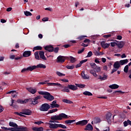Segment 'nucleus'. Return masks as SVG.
Returning a JSON list of instances; mask_svg holds the SVG:
<instances>
[{
    "label": "nucleus",
    "instance_id": "obj_29",
    "mask_svg": "<svg viewBox=\"0 0 131 131\" xmlns=\"http://www.w3.org/2000/svg\"><path fill=\"white\" fill-rule=\"evenodd\" d=\"M42 50V47L41 46H36L33 48V52L34 51H41Z\"/></svg>",
    "mask_w": 131,
    "mask_h": 131
},
{
    "label": "nucleus",
    "instance_id": "obj_4",
    "mask_svg": "<svg viewBox=\"0 0 131 131\" xmlns=\"http://www.w3.org/2000/svg\"><path fill=\"white\" fill-rule=\"evenodd\" d=\"M49 109H51L50 105L47 103L42 104L39 107L40 111L42 112H47V111H49Z\"/></svg>",
    "mask_w": 131,
    "mask_h": 131
},
{
    "label": "nucleus",
    "instance_id": "obj_56",
    "mask_svg": "<svg viewBox=\"0 0 131 131\" xmlns=\"http://www.w3.org/2000/svg\"><path fill=\"white\" fill-rule=\"evenodd\" d=\"M42 21L43 22H47V21H49V17H43L42 19Z\"/></svg>",
    "mask_w": 131,
    "mask_h": 131
},
{
    "label": "nucleus",
    "instance_id": "obj_41",
    "mask_svg": "<svg viewBox=\"0 0 131 131\" xmlns=\"http://www.w3.org/2000/svg\"><path fill=\"white\" fill-rule=\"evenodd\" d=\"M24 14L25 16L28 17V16H32V13L29 11H24Z\"/></svg>",
    "mask_w": 131,
    "mask_h": 131
},
{
    "label": "nucleus",
    "instance_id": "obj_40",
    "mask_svg": "<svg viewBox=\"0 0 131 131\" xmlns=\"http://www.w3.org/2000/svg\"><path fill=\"white\" fill-rule=\"evenodd\" d=\"M101 122V119H100V118H96L95 119H94V123H99Z\"/></svg>",
    "mask_w": 131,
    "mask_h": 131
},
{
    "label": "nucleus",
    "instance_id": "obj_2",
    "mask_svg": "<svg viewBox=\"0 0 131 131\" xmlns=\"http://www.w3.org/2000/svg\"><path fill=\"white\" fill-rule=\"evenodd\" d=\"M41 99V97L40 96H37L35 97V98H29L27 99H25L24 100V104H27V103H30L31 105H37L38 104V100H40Z\"/></svg>",
    "mask_w": 131,
    "mask_h": 131
},
{
    "label": "nucleus",
    "instance_id": "obj_11",
    "mask_svg": "<svg viewBox=\"0 0 131 131\" xmlns=\"http://www.w3.org/2000/svg\"><path fill=\"white\" fill-rule=\"evenodd\" d=\"M16 131H29V128L26 126H18Z\"/></svg>",
    "mask_w": 131,
    "mask_h": 131
},
{
    "label": "nucleus",
    "instance_id": "obj_25",
    "mask_svg": "<svg viewBox=\"0 0 131 131\" xmlns=\"http://www.w3.org/2000/svg\"><path fill=\"white\" fill-rule=\"evenodd\" d=\"M110 89H112V90H116V89H118L119 88V85L117 84H113L109 86Z\"/></svg>",
    "mask_w": 131,
    "mask_h": 131
},
{
    "label": "nucleus",
    "instance_id": "obj_48",
    "mask_svg": "<svg viewBox=\"0 0 131 131\" xmlns=\"http://www.w3.org/2000/svg\"><path fill=\"white\" fill-rule=\"evenodd\" d=\"M59 47H56V48H55L54 49V51L53 52H54V53H55V54H57V53H58L59 52Z\"/></svg>",
    "mask_w": 131,
    "mask_h": 131
},
{
    "label": "nucleus",
    "instance_id": "obj_23",
    "mask_svg": "<svg viewBox=\"0 0 131 131\" xmlns=\"http://www.w3.org/2000/svg\"><path fill=\"white\" fill-rule=\"evenodd\" d=\"M9 126H12V127L16 128V130H17V128H18V126L17 124L14 123V122H10Z\"/></svg>",
    "mask_w": 131,
    "mask_h": 131
},
{
    "label": "nucleus",
    "instance_id": "obj_24",
    "mask_svg": "<svg viewBox=\"0 0 131 131\" xmlns=\"http://www.w3.org/2000/svg\"><path fill=\"white\" fill-rule=\"evenodd\" d=\"M32 129L34 131H43V127H33Z\"/></svg>",
    "mask_w": 131,
    "mask_h": 131
},
{
    "label": "nucleus",
    "instance_id": "obj_52",
    "mask_svg": "<svg viewBox=\"0 0 131 131\" xmlns=\"http://www.w3.org/2000/svg\"><path fill=\"white\" fill-rule=\"evenodd\" d=\"M94 70H96L97 72H100V71H101V68L96 67Z\"/></svg>",
    "mask_w": 131,
    "mask_h": 131
},
{
    "label": "nucleus",
    "instance_id": "obj_50",
    "mask_svg": "<svg viewBox=\"0 0 131 131\" xmlns=\"http://www.w3.org/2000/svg\"><path fill=\"white\" fill-rule=\"evenodd\" d=\"M112 36V34H109L108 35H103V37L104 38H108V37H111Z\"/></svg>",
    "mask_w": 131,
    "mask_h": 131
},
{
    "label": "nucleus",
    "instance_id": "obj_55",
    "mask_svg": "<svg viewBox=\"0 0 131 131\" xmlns=\"http://www.w3.org/2000/svg\"><path fill=\"white\" fill-rule=\"evenodd\" d=\"M17 102L18 104H24V100H22L21 99H18L17 100Z\"/></svg>",
    "mask_w": 131,
    "mask_h": 131
},
{
    "label": "nucleus",
    "instance_id": "obj_19",
    "mask_svg": "<svg viewBox=\"0 0 131 131\" xmlns=\"http://www.w3.org/2000/svg\"><path fill=\"white\" fill-rule=\"evenodd\" d=\"M27 91L29 92L31 94H32V95H34L37 92V90L36 89H33L32 88H29L27 89Z\"/></svg>",
    "mask_w": 131,
    "mask_h": 131
},
{
    "label": "nucleus",
    "instance_id": "obj_42",
    "mask_svg": "<svg viewBox=\"0 0 131 131\" xmlns=\"http://www.w3.org/2000/svg\"><path fill=\"white\" fill-rule=\"evenodd\" d=\"M58 127H60L61 128H67V126L66 125L62 124H58Z\"/></svg>",
    "mask_w": 131,
    "mask_h": 131
},
{
    "label": "nucleus",
    "instance_id": "obj_57",
    "mask_svg": "<svg viewBox=\"0 0 131 131\" xmlns=\"http://www.w3.org/2000/svg\"><path fill=\"white\" fill-rule=\"evenodd\" d=\"M90 73H91V74H93V75H94V76H97V74L95 72V71L91 70L90 71Z\"/></svg>",
    "mask_w": 131,
    "mask_h": 131
},
{
    "label": "nucleus",
    "instance_id": "obj_27",
    "mask_svg": "<svg viewBox=\"0 0 131 131\" xmlns=\"http://www.w3.org/2000/svg\"><path fill=\"white\" fill-rule=\"evenodd\" d=\"M119 62L120 64V66L124 65V64H127V63L128 62V60H127V59L124 60H121Z\"/></svg>",
    "mask_w": 131,
    "mask_h": 131
},
{
    "label": "nucleus",
    "instance_id": "obj_16",
    "mask_svg": "<svg viewBox=\"0 0 131 131\" xmlns=\"http://www.w3.org/2000/svg\"><path fill=\"white\" fill-rule=\"evenodd\" d=\"M30 56H31V51H26L23 54V57H30Z\"/></svg>",
    "mask_w": 131,
    "mask_h": 131
},
{
    "label": "nucleus",
    "instance_id": "obj_35",
    "mask_svg": "<svg viewBox=\"0 0 131 131\" xmlns=\"http://www.w3.org/2000/svg\"><path fill=\"white\" fill-rule=\"evenodd\" d=\"M83 95H84V96H93V94L89 91L84 92Z\"/></svg>",
    "mask_w": 131,
    "mask_h": 131
},
{
    "label": "nucleus",
    "instance_id": "obj_53",
    "mask_svg": "<svg viewBox=\"0 0 131 131\" xmlns=\"http://www.w3.org/2000/svg\"><path fill=\"white\" fill-rule=\"evenodd\" d=\"M41 123H43V122H42L41 121H39L34 122V124H38V125L41 124Z\"/></svg>",
    "mask_w": 131,
    "mask_h": 131
},
{
    "label": "nucleus",
    "instance_id": "obj_62",
    "mask_svg": "<svg viewBox=\"0 0 131 131\" xmlns=\"http://www.w3.org/2000/svg\"><path fill=\"white\" fill-rule=\"evenodd\" d=\"M9 130L16 131L17 130L16 129V128L9 127Z\"/></svg>",
    "mask_w": 131,
    "mask_h": 131
},
{
    "label": "nucleus",
    "instance_id": "obj_26",
    "mask_svg": "<svg viewBox=\"0 0 131 131\" xmlns=\"http://www.w3.org/2000/svg\"><path fill=\"white\" fill-rule=\"evenodd\" d=\"M63 89H62V92H66L67 93H70V90H69V88H68V85L66 86H62Z\"/></svg>",
    "mask_w": 131,
    "mask_h": 131
},
{
    "label": "nucleus",
    "instance_id": "obj_54",
    "mask_svg": "<svg viewBox=\"0 0 131 131\" xmlns=\"http://www.w3.org/2000/svg\"><path fill=\"white\" fill-rule=\"evenodd\" d=\"M15 114H17V115H18L19 116H21V117H25V116L22 115L21 113L16 112Z\"/></svg>",
    "mask_w": 131,
    "mask_h": 131
},
{
    "label": "nucleus",
    "instance_id": "obj_17",
    "mask_svg": "<svg viewBox=\"0 0 131 131\" xmlns=\"http://www.w3.org/2000/svg\"><path fill=\"white\" fill-rule=\"evenodd\" d=\"M39 55L40 59H42V60H47V58L45 56V52L41 51H39Z\"/></svg>",
    "mask_w": 131,
    "mask_h": 131
},
{
    "label": "nucleus",
    "instance_id": "obj_58",
    "mask_svg": "<svg viewBox=\"0 0 131 131\" xmlns=\"http://www.w3.org/2000/svg\"><path fill=\"white\" fill-rule=\"evenodd\" d=\"M83 52H84V48H83L81 50H80L78 51V54H81V53H83Z\"/></svg>",
    "mask_w": 131,
    "mask_h": 131
},
{
    "label": "nucleus",
    "instance_id": "obj_44",
    "mask_svg": "<svg viewBox=\"0 0 131 131\" xmlns=\"http://www.w3.org/2000/svg\"><path fill=\"white\" fill-rule=\"evenodd\" d=\"M75 67V66L74 65L66 66V68H67V69H71V70L74 69Z\"/></svg>",
    "mask_w": 131,
    "mask_h": 131
},
{
    "label": "nucleus",
    "instance_id": "obj_34",
    "mask_svg": "<svg viewBox=\"0 0 131 131\" xmlns=\"http://www.w3.org/2000/svg\"><path fill=\"white\" fill-rule=\"evenodd\" d=\"M62 102L63 103H66L67 104H73V102L68 99H63Z\"/></svg>",
    "mask_w": 131,
    "mask_h": 131
},
{
    "label": "nucleus",
    "instance_id": "obj_5",
    "mask_svg": "<svg viewBox=\"0 0 131 131\" xmlns=\"http://www.w3.org/2000/svg\"><path fill=\"white\" fill-rule=\"evenodd\" d=\"M88 120H83L76 122V125H80L81 126H84V125H86V124H88Z\"/></svg>",
    "mask_w": 131,
    "mask_h": 131
},
{
    "label": "nucleus",
    "instance_id": "obj_3",
    "mask_svg": "<svg viewBox=\"0 0 131 131\" xmlns=\"http://www.w3.org/2000/svg\"><path fill=\"white\" fill-rule=\"evenodd\" d=\"M38 93L39 95L43 96V97L44 99H46V100H48V101H53V100H55V97L51 95V93L48 92L38 91Z\"/></svg>",
    "mask_w": 131,
    "mask_h": 131
},
{
    "label": "nucleus",
    "instance_id": "obj_8",
    "mask_svg": "<svg viewBox=\"0 0 131 131\" xmlns=\"http://www.w3.org/2000/svg\"><path fill=\"white\" fill-rule=\"evenodd\" d=\"M21 114H24V115H31L32 112L30 111L29 109H24L23 110V112H20Z\"/></svg>",
    "mask_w": 131,
    "mask_h": 131
},
{
    "label": "nucleus",
    "instance_id": "obj_63",
    "mask_svg": "<svg viewBox=\"0 0 131 131\" xmlns=\"http://www.w3.org/2000/svg\"><path fill=\"white\" fill-rule=\"evenodd\" d=\"M1 128H2L3 130H9V128H8V127H1Z\"/></svg>",
    "mask_w": 131,
    "mask_h": 131
},
{
    "label": "nucleus",
    "instance_id": "obj_21",
    "mask_svg": "<svg viewBox=\"0 0 131 131\" xmlns=\"http://www.w3.org/2000/svg\"><path fill=\"white\" fill-rule=\"evenodd\" d=\"M68 86L69 89L72 91H76L78 89L76 85L75 86L72 84H68Z\"/></svg>",
    "mask_w": 131,
    "mask_h": 131
},
{
    "label": "nucleus",
    "instance_id": "obj_6",
    "mask_svg": "<svg viewBox=\"0 0 131 131\" xmlns=\"http://www.w3.org/2000/svg\"><path fill=\"white\" fill-rule=\"evenodd\" d=\"M50 108L54 109V108H59L60 105L57 104V100H54L50 103Z\"/></svg>",
    "mask_w": 131,
    "mask_h": 131
},
{
    "label": "nucleus",
    "instance_id": "obj_30",
    "mask_svg": "<svg viewBox=\"0 0 131 131\" xmlns=\"http://www.w3.org/2000/svg\"><path fill=\"white\" fill-rule=\"evenodd\" d=\"M117 46L119 49H122V48H123V46H124V43H123V41L120 42L119 43H117Z\"/></svg>",
    "mask_w": 131,
    "mask_h": 131
},
{
    "label": "nucleus",
    "instance_id": "obj_51",
    "mask_svg": "<svg viewBox=\"0 0 131 131\" xmlns=\"http://www.w3.org/2000/svg\"><path fill=\"white\" fill-rule=\"evenodd\" d=\"M117 42H111V47H115V46H117Z\"/></svg>",
    "mask_w": 131,
    "mask_h": 131
},
{
    "label": "nucleus",
    "instance_id": "obj_60",
    "mask_svg": "<svg viewBox=\"0 0 131 131\" xmlns=\"http://www.w3.org/2000/svg\"><path fill=\"white\" fill-rule=\"evenodd\" d=\"M82 65V64H81V62H80L79 63H78L77 65H76L75 67H76V68H79V67H81Z\"/></svg>",
    "mask_w": 131,
    "mask_h": 131
},
{
    "label": "nucleus",
    "instance_id": "obj_46",
    "mask_svg": "<svg viewBox=\"0 0 131 131\" xmlns=\"http://www.w3.org/2000/svg\"><path fill=\"white\" fill-rule=\"evenodd\" d=\"M56 74H57V75H58V76H60V77H62V76H65L64 74H62L60 72H57Z\"/></svg>",
    "mask_w": 131,
    "mask_h": 131
},
{
    "label": "nucleus",
    "instance_id": "obj_39",
    "mask_svg": "<svg viewBox=\"0 0 131 131\" xmlns=\"http://www.w3.org/2000/svg\"><path fill=\"white\" fill-rule=\"evenodd\" d=\"M53 86H59V88H63V85L61 84L60 83H59L58 82L57 83H53Z\"/></svg>",
    "mask_w": 131,
    "mask_h": 131
},
{
    "label": "nucleus",
    "instance_id": "obj_20",
    "mask_svg": "<svg viewBox=\"0 0 131 131\" xmlns=\"http://www.w3.org/2000/svg\"><path fill=\"white\" fill-rule=\"evenodd\" d=\"M113 67L115 68V69H118L120 67H121L119 61H117L115 62L113 65Z\"/></svg>",
    "mask_w": 131,
    "mask_h": 131
},
{
    "label": "nucleus",
    "instance_id": "obj_22",
    "mask_svg": "<svg viewBox=\"0 0 131 131\" xmlns=\"http://www.w3.org/2000/svg\"><path fill=\"white\" fill-rule=\"evenodd\" d=\"M107 78H108V75L106 74H104L103 77L99 76L98 79H100L101 81H103V80H106Z\"/></svg>",
    "mask_w": 131,
    "mask_h": 131
},
{
    "label": "nucleus",
    "instance_id": "obj_13",
    "mask_svg": "<svg viewBox=\"0 0 131 131\" xmlns=\"http://www.w3.org/2000/svg\"><path fill=\"white\" fill-rule=\"evenodd\" d=\"M65 62V57L63 56L59 55L57 57V63H64Z\"/></svg>",
    "mask_w": 131,
    "mask_h": 131
},
{
    "label": "nucleus",
    "instance_id": "obj_32",
    "mask_svg": "<svg viewBox=\"0 0 131 131\" xmlns=\"http://www.w3.org/2000/svg\"><path fill=\"white\" fill-rule=\"evenodd\" d=\"M81 76L83 79H88L89 78V75H85V74H84V71L82 72Z\"/></svg>",
    "mask_w": 131,
    "mask_h": 131
},
{
    "label": "nucleus",
    "instance_id": "obj_43",
    "mask_svg": "<svg viewBox=\"0 0 131 131\" xmlns=\"http://www.w3.org/2000/svg\"><path fill=\"white\" fill-rule=\"evenodd\" d=\"M124 72L125 73H127L128 72V65H126L125 66L124 68Z\"/></svg>",
    "mask_w": 131,
    "mask_h": 131
},
{
    "label": "nucleus",
    "instance_id": "obj_36",
    "mask_svg": "<svg viewBox=\"0 0 131 131\" xmlns=\"http://www.w3.org/2000/svg\"><path fill=\"white\" fill-rule=\"evenodd\" d=\"M71 63H75L76 62V58L73 57V56H70Z\"/></svg>",
    "mask_w": 131,
    "mask_h": 131
},
{
    "label": "nucleus",
    "instance_id": "obj_59",
    "mask_svg": "<svg viewBox=\"0 0 131 131\" xmlns=\"http://www.w3.org/2000/svg\"><path fill=\"white\" fill-rule=\"evenodd\" d=\"M106 66H107V69L108 68V69H111L112 67V63L110 62Z\"/></svg>",
    "mask_w": 131,
    "mask_h": 131
},
{
    "label": "nucleus",
    "instance_id": "obj_37",
    "mask_svg": "<svg viewBox=\"0 0 131 131\" xmlns=\"http://www.w3.org/2000/svg\"><path fill=\"white\" fill-rule=\"evenodd\" d=\"M76 86H77L78 88H80V89H83L84 86H85V85L83 84H75Z\"/></svg>",
    "mask_w": 131,
    "mask_h": 131
},
{
    "label": "nucleus",
    "instance_id": "obj_47",
    "mask_svg": "<svg viewBox=\"0 0 131 131\" xmlns=\"http://www.w3.org/2000/svg\"><path fill=\"white\" fill-rule=\"evenodd\" d=\"M93 56V52L92 51H90L88 53V55L86 56V58H90V57H92Z\"/></svg>",
    "mask_w": 131,
    "mask_h": 131
},
{
    "label": "nucleus",
    "instance_id": "obj_10",
    "mask_svg": "<svg viewBox=\"0 0 131 131\" xmlns=\"http://www.w3.org/2000/svg\"><path fill=\"white\" fill-rule=\"evenodd\" d=\"M46 51H48L49 53L54 52V47L52 45L47 46L44 48Z\"/></svg>",
    "mask_w": 131,
    "mask_h": 131
},
{
    "label": "nucleus",
    "instance_id": "obj_49",
    "mask_svg": "<svg viewBox=\"0 0 131 131\" xmlns=\"http://www.w3.org/2000/svg\"><path fill=\"white\" fill-rule=\"evenodd\" d=\"M84 37H86V36H80L77 38V39H79L80 40H83Z\"/></svg>",
    "mask_w": 131,
    "mask_h": 131
},
{
    "label": "nucleus",
    "instance_id": "obj_9",
    "mask_svg": "<svg viewBox=\"0 0 131 131\" xmlns=\"http://www.w3.org/2000/svg\"><path fill=\"white\" fill-rule=\"evenodd\" d=\"M36 68H42L43 69H46L47 68V66L42 63L38 64L37 66H33V70H34V69H36Z\"/></svg>",
    "mask_w": 131,
    "mask_h": 131
},
{
    "label": "nucleus",
    "instance_id": "obj_31",
    "mask_svg": "<svg viewBox=\"0 0 131 131\" xmlns=\"http://www.w3.org/2000/svg\"><path fill=\"white\" fill-rule=\"evenodd\" d=\"M75 122V120H67L64 121L66 124H71V123H73Z\"/></svg>",
    "mask_w": 131,
    "mask_h": 131
},
{
    "label": "nucleus",
    "instance_id": "obj_12",
    "mask_svg": "<svg viewBox=\"0 0 131 131\" xmlns=\"http://www.w3.org/2000/svg\"><path fill=\"white\" fill-rule=\"evenodd\" d=\"M112 116V114H111V113H108L106 115L105 119H106L107 122H108V123L109 124H111V117Z\"/></svg>",
    "mask_w": 131,
    "mask_h": 131
},
{
    "label": "nucleus",
    "instance_id": "obj_7",
    "mask_svg": "<svg viewBox=\"0 0 131 131\" xmlns=\"http://www.w3.org/2000/svg\"><path fill=\"white\" fill-rule=\"evenodd\" d=\"M47 124L49 125V127L51 128V130H53L52 129H56L59 127V124L47 123Z\"/></svg>",
    "mask_w": 131,
    "mask_h": 131
},
{
    "label": "nucleus",
    "instance_id": "obj_14",
    "mask_svg": "<svg viewBox=\"0 0 131 131\" xmlns=\"http://www.w3.org/2000/svg\"><path fill=\"white\" fill-rule=\"evenodd\" d=\"M26 71H33V67H29L27 68H24L21 70V73H24V72H26Z\"/></svg>",
    "mask_w": 131,
    "mask_h": 131
},
{
    "label": "nucleus",
    "instance_id": "obj_1",
    "mask_svg": "<svg viewBox=\"0 0 131 131\" xmlns=\"http://www.w3.org/2000/svg\"><path fill=\"white\" fill-rule=\"evenodd\" d=\"M63 118H69L68 116L64 113H61L59 115H54L51 117V120L49 121V122L51 123H54L56 122L55 120H62Z\"/></svg>",
    "mask_w": 131,
    "mask_h": 131
},
{
    "label": "nucleus",
    "instance_id": "obj_61",
    "mask_svg": "<svg viewBox=\"0 0 131 131\" xmlns=\"http://www.w3.org/2000/svg\"><path fill=\"white\" fill-rule=\"evenodd\" d=\"M85 62H88V59H85L80 61L82 64H83V63H85Z\"/></svg>",
    "mask_w": 131,
    "mask_h": 131
},
{
    "label": "nucleus",
    "instance_id": "obj_28",
    "mask_svg": "<svg viewBox=\"0 0 131 131\" xmlns=\"http://www.w3.org/2000/svg\"><path fill=\"white\" fill-rule=\"evenodd\" d=\"M123 124H124V126L125 127H126V126H127L128 125V124L129 125H131V121L129 120H127V121H125L123 122Z\"/></svg>",
    "mask_w": 131,
    "mask_h": 131
},
{
    "label": "nucleus",
    "instance_id": "obj_33",
    "mask_svg": "<svg viewBox=\"0 0 131 131\" xmlns=\"http://www.w3.org/2000/svg\"><path fill=\"white\" fill-rule=\"evenodd\" d=\"M38 53H39L38 51H36L34 53L35 58L36 60H40Z\"/></svg>",
    "mask_w": 131,
    "mask_h": 131
},
{
    "label": "nucleus",
    "instance_id": "obj_38",
    "mask_svg": "<svg viewBox=\"0 0 131 131\" xmlns=\"http://www.w3.org/2000/svg\"><path fill=\"white\" fill-rule=\"evenodd\" d=\"M57 111H58V109L57 108H54V109H52V110H50L49 112L48 113L49 114H51L52 113H54L55 112H57Z\"/></svg>",
    "mask_w": 131,
    "mask_h": 131
},
{
    "label": "nucleus",
    "instance_id": "obj_45",
    "mask_svg": "<svg viewBox=\"0 0 131 131\" xmlns=\"http://www.w3.org/2000/svg\"><path fill=\"white\" fill-rule=\"evenodd\" d=\"M90 66L93 69H95L97 67V64H96L95 63H90Z\"/></svg>",
    "mask_w": 131,
    "mask_h": 131
},
{
    "label": "nucleus",
    "instance_id": "obj_64",
    "mask_svg": "<svg viewBox=\"0 0 131 131\" xmlns=\"http://www.w3.org/2000/svg\"><path fill=\"white\" fill-rule=\"evenodd\" d=\"M91 41V40L89 39H85L84 41L83 42L86 43V42H90Z\"/></svg>",
    "mask_w": 131,
    "mask_h": 131
},
{
    "label": "nucleus",
    "instance_id": "obj_18",
    "mask_svg": "<svg viewBox=\"0 0 131 131\" xmlns=\"http://www.w3.org/2000/svg\"><path fill=\"white\" fill-rule=\"evenodd\" d=\"M94 129V128L93 127V126L90 123H89L87 124V125L85 126V128H84V130H93Z\"/></svg>",
    "mask_w": 131,
    "mask_h": 131
},
{
    "label": "nucleus",
    "instance_id": "obj_15",
    "mask_svg": "<svg viewBox=\"0 0 131 131\" xmlns=\"http://www.w3.org/2000/svg\"><path fill=\"white\" fill-rule=\"evenodd\" d=\"M101 46L103 49H108L110 46V43H105V41H103L101 42Z\"/></svg>",
    "mask_w": 131,
    "mask_h": 131
}]
</instances>
